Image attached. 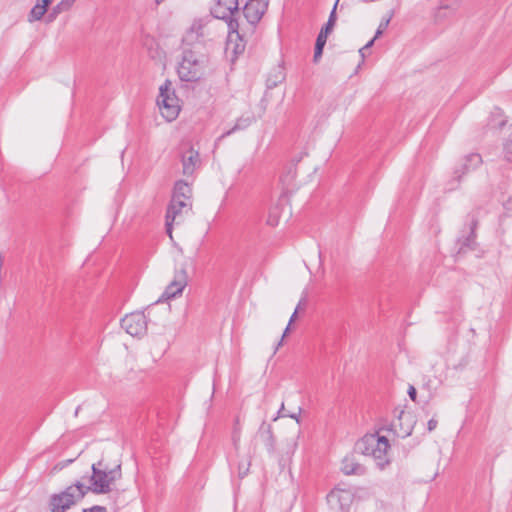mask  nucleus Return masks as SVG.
I'll use <instances>...</instances> for the list:
<instances>
[{"label": "nucleus", "instance_id": "24", "mask_svg": "<svg viewBox=\"0 0 512 512\" xmlns=\"http://www.w3.org/2000/svg\"><path fill=\"white\" fill-rule=\"evenodd\" d=\"M279 218H280V208H279V206H274V207L270 208L266 222L269 226L274 227V226L278 225Z\"/></svg>", "mask_w": 512, "mask_h": 512}, {"label": "nucleus", "instance_id": "11", "mask_svg": "<svg viewBox=\"0 0 512 512\" xmlns=\"http://www.w3.org/2000/svg\"><path fill=\"white\" fill-rule=\"evenodd\" d=\"M188 283L187 267L181 264L174 273L173 280L167 285L163 294L157 301L169 300L182 294L184 288Z\"/></svg>", "mask_w": 512, "mask_h": 512}, {"label": "nucleus", "instance_id": "15", "mask_svg": "<svg viewBox=\"0 0 512 512\" xmlns=\"http://www.w3.org/2000/svg\"><path fill=\"white\" fill-rule=\"evenodd\" d=\"M191 202H183L171 199L170 204L168 205L167 211H166V232L167 234L172 237V225L175 222L176 218L180 216L182 211L186 209V211H189L191 209Z\"/></svg>", "mask_w": 512, "mask_h": 512}, {"label": "nucleus", "instance_id": "17", "mask_svg": "<svg viewBox=\"0 0 512 512\" xmlns=\"http://www.w3.org/2000/svg\"><path fill=\"white\" fill-rule=\"evenodd\" d=\"M341 471L345 475L361 476L366 473V468L355 459L353 454H351L343 458L341 464Z\"/></svg>", "mask_w": 512, "mask_h": 512}, {"label": "nucleus", "instance_id": "36", "mask_svg": "<svg viewBox=\"0 0 512 512\" xmlns=\"http://www.w3.org/2000/svg\"><path fill=\"white\" fill-rule=\"evenodd\" d=\"M297 313H298V307L295 309V311L291 315L288 325H291L295 321V319L297 317Z\"/></svg>", "mask_w": 512, "mask_h": 512}, {"label": "nucleus", "instance_id": "25", "mask_svg": "<svg viewBox=\"0 0 512 512\" xmlns=\"http://www.w3.org/2000/svg\"><path fill=\"white\" fill-rule=\"evenodd\" d=\"M448 14L453 15L454 10L448 6H441L437 10V12L435 14V18L437 21H440V20L444 19L446 16H448Z\"/></svg>", "mask_w": 512, "mask_h": 512}, {"label": "nucleus", "instance_id": "37", "mask_svg": "<svg viewBox=\"0 0 512 512\" xmlns=\"http://www.w3.org/2000/svg\"><path fill=\"white\" fill-rule=\"evenodd\" d=\"M374 41H375L374 39H371L364 47H362L359 50V53H362V51H364L365 49L370 48L373 45Z\"/></svg>", "mask_w": 512, "mask_h": 512}, {"label": "nucleus", "instance_id": "16", "mask_svg": "<svg viewBox=\"0 0 512 512\" xmlns=\"http://www.w3.org/2000/svg\"><path fill=\"white\" fill-rule=\"evenodd\" d=\"M470 217V231L467 236H462L458 239L459 250L458 253L465 252L472 249L475 245L476 228L478 226V219L475 214H469Z\"/></svg>", "mask_w": 512, "mask_h": 512}, {"label": "nucleus", "instance_id": "30", "mask_svg": "<svg viewBox=\"0 0 512 512\" xmlns=\"http://www.w3.org/2000/svg\"><path fill=\"white\" fill-rule=\"evenodd\" d=\"M407 393H408L410 399L415 402L416 398H417V390H416V388L413 385H410L409 388H408Z\"/></svg>", "mask_w": 512, "mask_h": 512}, {"label": "nucleus", "instance_id": "22", "mask_svg": "<svg viewBox=\"0 0 512 512\" xmlns=\"http://www.w3.org/2000/svg\"><path fill=\"white\" fill-rule=\"evenodd\" d=\"M46 12L47 10L43 5L35 4L28 15V21L30 23L39 21L42 19Z\"/></svg>", "mask_w": 512, "mask_h": 512}, {"label": "nucleus", "instance_id": "43", "mask_svg": "<svg viewBox=\"0 0 512 512\" xmlns=\"http://www.w3.org/2000/svg\"><path fill=\"white\" fill-rule=\"evenodd\" d=\"M411 434V430L405 431L404 436H409Z\"/></svg>", "mask_w": 512, "mask_h": 512}, {"label": "nucleus", "instance_id": "26", "mask_svg": "<svg viewBox=\"0 0 512 512\" xmlns=\"http://www.w3.org/2000/svg\"><path fill=\"white\" fill-rule=\"evenodd\" d=\"M510 139H508L505 143H504V156H505V159L509 162L512 161V132H511V135H510Z\"/></svg>", "mask_w": 512, "mask_h": 512}, {"label": "nucleus", "instance_id": "4", "mask_svg": "<svg viewBox=\"0 0 512 512\" xmlns=\"http://www.w3.org/2000/svg\"><path fill=\"white\" fill-rule=\"evenodd\" d=\"M211 14L214 18L223 20L227 23L228 35L231 38L235 34L241 41L245 37L244 23H240V11L238 0H217L214 7L211 8Z\"/></svg>", "mask_w": 512, "mask_h": 512}, {"label": "nucleus", "instance_id": "27", "mask_svg": "<svg viewBox=\"0 0 512 512\" xmlns=\"http://www.w3.org/2000/svg\"><path fill=\"white\" fill-rule=\"evenodd\" d=\"M82 512H107V509L104 506L94 505L90 508H84Z\"/></svg>", "mask_w": 512, "mask_h": 512}, {"label": "nucleus", "instance_id": "42", "mask_svg": "<svg viewBox=\"0 0 512 512\" xmlns=\"http://www.w3.org/2000/svg\"><path fill=\"white\" fill-rule=\"evenodd\" d=\"M287 416H288V417H290V418L295 419V420L297 421V423H299V422H300V420H299V415H296V414H288Z\"/></svg>", "mask_w": 512, "mask_h": 512}, {"label": "nucleus", "instance_id": "35", "mask_svg": "<svg viewBox=\"0 0 512 512\" xmlns=\"http://www.w3.org/2000/svg\"><path fill=\"white\" fill-rule=\"evenodd\" d=\"M172 199L178 200V201H183V202H191L190 198H184V197H180V196H179V198H176L175 192H173V194H172Z\"/></svg>", "mask_w": 512, "mask_h": 512}, {"label": "nucleus", "instance_id": "10", "mask_svg": "<svg viewBox=\"0 0 512 512\" xmlns=\"http://www.w3.org/2000/svg\"><path fill=\"white\" fill-rule=\"evenodd\" d=\"M326 499L331 512H349L354 495L348 489L334 488Z\"/></svg>", "mask_w": 512, "mask_h": 512}, {"label": "nucleus", "instance_id": "32", "mask_svg": "<svg viewBox=\"0 0 512 512\" xmlns=\"http://www.w3.org/2000/svg\"><path fill=\"white\" fill-rule=\"evenodd\" d=\"M437 424H438V421L434 418L430 419L427 423V429L429 432H432L433 430L436 429L437 427Z\"/></svg>", "mask_w": 512, "mask_h": 512}, {"label": "nucleus", "instance_id": "7", "mask_svg": "<svg viewBox=\"0 0 512 512\" xmlns=\"http://www.w3.org/2000/svg\"><path fill=\"white\" fill-rule=\"evenodd\" d=\"M211 22L207 17L195 19L183 36L182 45L195 48L199 44L204 47V38L209 36L208 26Z\"/></svg>", "mask_w": 512, "mask_h": 512}, {"label": "nucleus", "instance_id": "18", "mask_svg": "<svg viewBox=\"0 0 512 512\" xmlns=\"http://www.w3.org/2000/svg\"><path fill=\"white\" fill-rule=\"evenodd\" d=\"M507 123V119L504 116V113L501 108L495 107L493 111L491 112L489 121H488V127L495 128V129H501L504 127Z\"/></svg>", "mask_w": 512, "mask_h": 512}, {"label": "nucleus", "instance_id": "2", "mask_svg": "<svg viewBox=\"0 0 512 512\" xmlns=\"http://www.w3.org/2000/svg\"><path fill=\"white\" fill-rule=\"evenodd\" d=\"M390 448L389 440L385 436H380L378 432L366 434L355 444L354 451L356 453L372 456L376 461V465L383 470L390 464L388 458V450Z\"/></svg>", "mask_w": 512, "mask_h": 512}, {"label": "nucleus", "instance_id": "34", "mask_svg": "<svg viewBox=\"0 0 512 512\" xmlns=\"http://www.w3.org/2000/svg\"><path fill=\"white\" fill-rule=\"evenodd\" d=\"M277 83H278V80H272L271 78L267 79V87L268 88H273V87L277 86Z\"/></svg>", "mask_w": 512, "mask_h": 512}, {"label": "nucleus", "instance_id": "8", "mask_svg": "<svg viewBox=\"0 0 512 512\" xmlns=\"http://www.w3.org/2000/svg\"><path fill=\"white\" fill-rule=\"evenodd\" d=\"M268 3L264 0H248L243 7V16L246 20L244 24L245 33L247 31H254L255 26L263 17Z\"/></svg>", "mask_w": 512, "mask_h": 512}, {"label": "nucleus", "instance_id": "3", "mask_svg": "<svg viewBox=\"0 0 512 512\" xmlns=\"http://www.w3.org/2000/svg\"><path fill=\"white\" fill-rule=\"evenodd\" d=\"M91 470L92 474L89 478L90 485L86 486L81 482L84 495L89 491L94 494L109 493L111 491V484L121 478V465H117L115 468L108 470L103 460L93 463Z\"/></svg>", "mask_w": 512, "mask_h": 512}, {"label": "nucleus", "instance_id": "33", "mask_svg": "<svg viewBox=\"0 0 512 512\" xmlns=\"http://www.w3.org/2000/svg\"><path fill=\"white\" fill-rule=\"evenodd\" d=\"M52 3V0H37L36 4L43 5L46 10L48 9L49 5Z\"/></svg>", "mask_w": 512, "mask_h": 512}, {"label": "nucleus", "instance_id": "19", "mask_svg": "<svg viewBox=\"0 0 512 512\" xmlns=\"http://www.w3.org/2000/svg\"><path fill=\"white\" fill-rule=\"evenodd\" d=\"M76 0H61L55 5L46 17V22H53L59 14L69 10Z\"/></svg>", "mask_w": 512, "mask_h": 512}, {"label": "nucleus", "instance_id": "21", "mask_svg": "<svg viewBox=\"0 0 512 512\" xmlns=\"http://www.w3.org/2000/svg\"><path fill=\"white\" fill-rule=\"evenodd\" d=\"M173 192L176 194V198L184 197V198H190L192 197V189L188 182L184 180H178L175 182L173 187Z\"/></svg>", "mask_w": 512, "mask_h": 512}, {"label": "nucleus", "instance_id": "31", "mask_svg": "<svg viewBox=\"0 0 512 512\" xmlns=\"http://www.w3.org/2000/svg\"><path fill=\"white\" fill-rule=\"evenodd\" d=\"M289 331H290V325H287V327L285 328V330H284V332H283V335H282V337H281L280 341L277 343V345H276V347H275V351H274V353L279 349V347H281V346H282L283 339H284V337L289 333Z\"/></svg>", "mask_w": 512, "mask_h": 512}, {"label": "nucleus", "instance_id": "12", "mask_svg": "<svg viewBox=\"0 0 512 512\" xmlns=\"http://www.w3.org/2000/svg\"><path fill=\"white\" fill-rule=\"evenodd\" d=\"M180 161L182 164V173L187 178L194 177L195 172L201 166V158L199 151L193 146L187 145L181 149Z\"/></svg>", "mask_w": 512, "mask_h": 512}, {"label": "nucleus", "instance_id": "38", "mask_svg": "<svg viewBox=\"0 0 512 512\" xmlns=\"http://www.w3.org/2000/svg\"><path fill=\"white\" fill-rule=\"evenodd\" d=\"M239 439H240V433H239V431H234V433H233V441H234V444H235V445L237 444V442L239 441Z\"/></svg>", "mask_w": 512, "mask_h": 512}, {"label": "nucleus", "instance_id": "39", "mask_svg": "<svg viewBox=\"0 0 512 512\" xmlns=\"http://www.w3.org/2000/svg\"><path fill=\"white\" fill-rule=\"evenodd\" d=\"M380 431L382 430H386V431H394V425L393 424H390L388 426H382L380 429Z\"/></svg>", "mask_w": 512, "mask_h": 512}, {"label": "nucleus", "instance_id": "41", "mask_svg": "<svg viewBox=\"0 0 512 512\" xmlns=\"http://www.w3.org/2000/svg\"><path fill=\"white\" fill-rule=\"evenodd\" d=\"M383 34V30L381 29H378L376 30V33H375V36H374V40H376L377 38H379L381 35Z\"/></svg>", "mask_w": 512, "mask_h": 512}, {"label": "nucleus", "instance_id": "40", "mask_svg": "<svg viewBox=\"0 0 512 512\" xmlns=\"http://www.w3.org/2000/svg\"><path fill=\"white\" fill-rule=\"evenodd\" d=\"M283 410H284V403H282V405H281V407H280V409H279V411H278V415H277V417H276V418H274V420H276L278 417H284V416H286V414H283V413H282V412H283Z\"/></svg>", "mask_w": 512, "mask_h": 512}, {"label": "nucleus", "instance_id": "13", "mask_svg": "<svg viewBox=\"0 0 512 512\" xmlns=\"http://www.w3.org/2000/svg\"><path fill=\"white\" fill-rule=\"evenodd\" d=\"M338 1L339 0H336L334 6L332 8V11L330 12L327 23L321 28V30L316 38L315 47H314V56H313L314 63L319 62V60L323 54V49L327 42L328 35L332 32L333 27L335 25V22L337 19L336 9H337Z\"/></svg>", "mask_w": 512, "mask_h": 512}, {"label": "nucleus", "instance_id": "28", "mask_svg": "<svg viewBox=\"0 0 512 512\" xmlns=\"http://www.w3.org/2000/svg\"><path fill=\"white\" fill-rule=\"evenodd\" d=\"M392 16H393V14L390 13L386 18L382 19V21L380 22V24L378 26V29H381L384 31L388 27Z\"/></svg>", "mask_w": 512, "mask_h": 512}, {"label": "nucleus", "instance_id": "6", "mask_svg": "<svg viewBox=\"0 0 512 512\" xmlns=\"http://www.w3.org/2000/svg\"><path fill=\"white\" fill-rule=\"evenodd\" d=\"M157 105L162 116L167 121H173L180 112L179 99L172 89L170 80H166L159 88V96L157 97Z\"/></svg>", "mask_w": 512, "mask_h": 512}, {"label": "nucleus", "instance_id": "29", "mask_svg": "<svg viewBox=\"0 0 512 512\" xmlns=\"http://www.w3.org/2000/svg\"><path fill=\"white\" fill-rule=\"evenodd\" d=\"M250 462L239 465V476L244 477L249 471Z\"/></svg>", "mask_w": 512, "mask_h": 512}, {"label": "nucleus", "instance_id": "45", "mask_svg": "<svg viewBox=\"0 0 512 512\" xmlns=\"http://www.w3.org/2000/svg\"><path fill=\"white\" fill-rule=\"evenodd\" d=\"M163 0H155L156 4H160Z\"/></svg>", "mask_w": 512, "mask_h": 512}, {"label": "nucleus", "instance_id": "5", "mask_svg": "<svg viewBox=\"0 0 512 512\" xmlns=\"http://www.w3.org/2000/svg\"><path fill=\"white\" fill-rule=\"evenodd\" d=\"M85 497L81 482L66 487L59 493H53L48 499L50 512H66Z\"/></svg>", "mask_w": 512, "mask_h": 512}, {"label": "nucleus", "instance_id": "20", "mask_svg": "<svg viewBox=\"0 0 512 512\" xmlns=\"http://www.w3.org/2000/svg\"><path fill=\"white\" fill-rule=\"evenodd\" d=\"M252 120H253V118H250V117H247V118L240 117V118H238L236 120V123L234 124V126L231 129H229L228 131L224 132L218 138V141H220V140L230 136L231 134L235 133L236 131L246 129L247 127H249L251 125Z\"/></svg>", "mask_w": 512, "mask_h": 512}, {"label": "nucleus", "instance_id": "9", "mask_svg": "<svg viewBox=\"0 0 512 512\" xmlns=\"http://www.w3.org/2000/svg\"><path fill=\"white\" fill-rule=\"evenodd\" d=\"M121 327L133 337H141L147 332V317L144 311L126 314L121 319Z\"/></svg>", "mask_w": 512, "mask_h": 512}, {"label": "nucleus", "instance_id": "23", "mask_svg": "<svg viewBox=\"0 0 512 512\" xmlns=\"http://www.w3.org/2000/svg\"><path fill=\"white\" fill-rule=\"evenodd\" d=\"M261 429H265V433L267 436L266 442H265L266 448L269 453H273L275 450V437L272 432V427H271V425L265 426V423L263 422Z\"/></svg>", "mask_w": 512, "mask_h": 512}, {"label": "nucleus", "instance_id": "1", "mask_svg": "<svg viewBox=\"0 0 512 512\" xmlns=\"http://www.w3.org/2000/svg\"><path fill=\"white\" fill-rule=\"evenodd\" d=\"M203 50L204 47L199 44L195 48L183 46L182 61L177 69L182 81L196 82L203 78L209 62L208 55Z\"/></svg>", "mask_w": 512, "mask_h": 512}, {"label": "nucleus", "instance_id": "44", "mask_svg": "<svg viewBox=\"0 0 512 512\" xmlns=\"http://www.w3.org/2000/svg\"><path fill=\"white\" fill-rule=\"evenodd\" d=\"M403 414H404V412H403V411H400V412H399L398 417H399V418H401V416H402Z\"/></svg>", "mask_w": 512, "mask_h": 512}, {"label": "nucleus", "instance_id": "14", "mask_svg": "<svg viewBox=\"0 0 512 512\" xmlns=\"http://www.w3.org/2000/svg\"><path fill=\"white\" fill-rule=\"evenodd\" d=\"M483 163L479 153H469L463 156L453 168V179L460 182L461 179L476 170Z\"/></svg>", "mask_w": 512, "mask_h": 512}]
</instances>
